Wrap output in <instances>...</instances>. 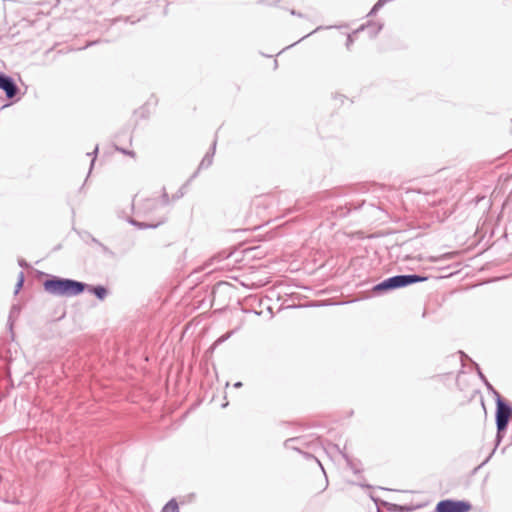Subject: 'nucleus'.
<instances>
[{
	"instance_id": "f257e3e1",
	"label": "nucleus",
	"mask_w": 512,
	"mask_h": 512,
	"mask_svg": "<svg viewBox=\"0 0 512 512\" xmlns=\"http://www.w3.org/2000/svg\"><path fill=\"white\" fill-rule=\"evenodd\" d=\"M87 284L70 278L48 275L43 281L44 290L55 296L72 297L82 294Z\"/></svg>"
},
{
	"instance_id": "f03ea898",
	"label": "nucleus",
	"mask_w": 512,
	"mask_h": 512,
	"mask_svg": "<svg viewBox=\"0 0 512 512\" xmlns=\"http://www.w3.org/2000/svg\"><path fill=\"white\" fill-rule=\"evenodd\" d=\"M428 280V276L419 274H398L388 277L373 286L372 291L375 294H384L396 289L405 288L410 285L424 282Z\"/></svg>"
},
{
	"instance_id": "7ed1b4c3",
	"label": "nucleus",
	"mask_w": 512,
	"mask_h": 512,
	"mask_svg": "<svg viewBox=\"0 0 512 512\" xmlns=\"http://www.w3.org/2000/svg\"><path fill=\"white\" fill-rule=\"evenodd\" d=\"M496 402L495 423L500 432H506L512 420V404L505 400L498 391H493Z\"/></svg>"
},
{
	"instance_id": "20e7f679",
	"label": "nucleus",
	"mask_w": 512,
	"mask_h": 512,
	"mask_svg": "<svg viewBox=\"0 0 512 512\" xmlns=\"http://www.w3.org/2000/svg\"><path fill=\"white\" fill-rule=\"evenodd\" d=\"M471 509L467 500L444 499L436 504L435 512H469Z\"/></svg>"
},
{
	"instance_id": "39448f33",
	"label": "nucleus",
	"mask_w": 512,
	"mask_h": 512,
	"mask_svg": "<svg viewBox=\"0 0 512 512\" xmlns=\"http://www.w3.org/2000/svg\"><path fill=\"white\" fill-rule=\"evenodd\" d=\"M0 90H2L7 99L13 100L17 97L20 89L14 78L3 72H0Z\"/></svg>"
},
{
	"instance_id": "423d86ee",
	"label": "nucleus",
	"mask_w": 512,
	"mask_h": 512,
	"mask_svg": "<svg viewBox=\"0 0 512 512\" xmlns=\"http://www.w3.org/2000/svg\"><path fill=\"white\" fill-rule=\"evenodd\" d=\"M373 501L376 503L377 506L381 504L384 506L389 512H410L413 510L411 506L408 505H399L395 503H390L384 500H379L377 498L372 497Z\"/></svg>"
},
{
	"instance_id": "0eeeda50",
	"label": "nucleus",
	"mask_w": 512,
	"mask_h": 512,
	"mask_svg": "<svg viewBox=\"0 0 512 512\" xmlns=\"http://www.w3.org/2000/svg\"><path fill=\"white\" fill-rule=\"evenodd\" d=\"M86 290L94 295L98 300H104L108 295V289L104 285H89L87 284Z\"/></svg>"
},
{
	"instance_id": "6e6552de",
	"label": "nucleus",
	"mask_w": 512,
	"mask_h": 512,
	"mask_svg": "<svg viewBox=\"0 0 512 512\" xmlns=\"http://www.w3.org/2000/svg\"><path fill=\"white\" fill-rule=\"evenodd\" d=\"M165 222V220H161L157 223H150V222H141V221H137L133 218H130L129 219V223L135 227H137L138 229H155L157 228L158 226H160L161 224H163Z\"/></svg>"
},
{
	"instance_id": "1a4fd4ad",
	"label": "nucleus",
	"mask_w": 512,
	"mask_h": 512,
	"mask_svg": "<svg viewBox=\"0 0 512 512\" xmlns=\"http://www.w3.org/2000/svg\"><path fill=\"white\" fill-rule=\"evenodd\" d=\"M471 362H472L473 367L476 370V373H477L478 377L481 379L483 384L486 386L488 392L493 395V391H497V390L492 386V384L488 381L486 376L483 374L479 364L474 362V361H472V360H471Z\"/></svg>"
},
{
	"instance_id": "9d476101",
	"label": "nucleus",
	"mask_w": 512,
	"mask_h": 512,
	"mask_svg": "<svg viewBox=\"0 0 512 512\" xmlns=\"http://www.w3.org/2000/svg\"><path fill=\"white\" fill-rule=\"evenodd\" d=\"M342 457L345 459L348 467L353 471L354 474H359L361 472V467L359 462H355L352 458H350L346 453L341 452Z\"/></svg>"
},
{
	"instance_id": "9b49d317",
	"label": "nucleus",
	"mask_w": 512,
	"mask_h": 512,
	"mask_svg": "<svg viewBox=\"0 0 512 512\" xmlns=\"http://www.w3.org/2000/svg\"><path fill=\"white\" fill-rule=\"evenodd\" d=\"M365 206H368V207H375V205L371 204V203H366V201H361L358 205H354L352 203H349V204H346L345 205V209L346 211L345 212H341V215L342 216H345L346 214L350 213V211L352 209H360L361 207H365Z\"/></svg>"
},
{
	"instance_id": "f8f14e48",
	"label": "nucleus",
	"mask_w": 512,
	"mask_h": 512,
	"mask_svg": "<svg viewBox=\"0 0 512 512\" xmlns=\"http://www.w3.org/2000/svg\"><path fill=\"white\" fill-rule=\"evenodd\" d=\"M19 313H20V306L17 304L12 305V307L10 309L9 317H8V326H9L10 330H12L14 318L16 316H18Z\"/></svg>"
},
{
	"instance_id": "ddd939ff",
	"label": "nucleus",
	"mask_w": 512,
	"mask_h": 512,
	"mask_svg": "<svg viewBox=\"0 0 512 512\" xmlns=\"http://www.w3.org/2000/svg\"><path fill=\"white\" fill-rule=\"evenodd\" d=\"M161 512H180L179 505H178L176 499H174V498L170 499L165 504V506L163 507Z\"/></svg>"
},
{
	"instance_id": "4468645a",
	"label": "nucleus",
	"mask_w": 512,
	"mask_h": 512,
	"mask_svg": "<svg viewBox=\"0 0 512 512\" xmlns=\"http://www.w3.org/2000/svg\"><path fill=\"white\" fill-rule=\"evenodd\" d=\"M300 440H301L300 437L289 438V439L285 440L284 447L287 448V449L295 450V451L300 453L301 450L298 447L293 445L294 442H299Z\"/></svg>"
},
{
	"instance_id": "2eb2a0df",
	"label": "nucleus",
	"mask_w": 512,
	"mask_h": 512,
	"mask_svg": "<svg viewBox=\"0 0 512 512\" xmlns=\"http://www.w3.org/2000/svg\"><path fill=\"white\" fill-rule=\"evenodd\" d=\"M213 163L212 154H205L202 161L199 164L198 169H206L210 167Z\"/></svg>"
},
{
	"instance_id": "dca6fc26",
	"label": "nucleus",
	"mask_w": 512,
	"mask_h": 512,
	"mask_svg": "<svg viewBox=\"0 0 512 512\" xmlns=\"http://www.w3.org/2000/svg\"><path fill=\"white\" fill-rule=\"evenodd\" d=\"M24 281H25V275H24V272L23 271H20L19 274H18V277H17V282L15 284V290H14V294H18L19 291L22 289L23 285H24Z\"/></svg>"
},
{
	"instance_id": "f3484780",
	"label": "nucleus",
	"mask_w": 512,
	"mask_h": 512,
	"mask_svg": "<svg viewBox=\"0 0 512 512\" xmlns=\"http://www.w3.org/2000/svg\"><path fill=\"white\" fill-rule=\"evenodd\" d=\"M102 253L111 258V259H115L117 257L116 253L114 251H112L109 247H107L106 245H104L103 243H101V245L98 246Z\"/></svg>"
},
{
	"instance_id": "a211bd4d",
	"label": "nucleus",
	"mask_w": 512,
	"mask_h": 512,
	"mask_svg": "<svg viewBox=\"0 0 512 512\" xmlns=\"http://www.w3.org/2000/svg\"><path fill=\"white\" fill-rule=\"evenodd\" d=\"M300 453H301V454H302L306 459H308V460H309V459L314 460V461L319 465V467L321 468V470L325 473V470H324V468H323V466H322L321 462L319 461V459H318L317 457H315L313 454H311V453H309V452H304V451H302V450H301V452H300Z\"/></svg>"
},
{
	"instance_id": "6ab92c4d",
	"label": "nucleus",
	"mask_w": 512,
	"mask_h": 512,
	"mask_svg": "<svg viewBox=\"0 0 512 512\" xmlns=\"http://www.w3.org/2000/svg\"><path fill=\"white\" fill-rule=\"evenodd\" d=\"M233 334V332H228L222 336H220L214 343V345H218V344H221L223 342H225L226 340H228L230 338V336Z\"/></svg>"
},
{
	"instance_id": "aec40b11",
	"label": "nucleus",
	"mask_w": 512,
	"mask_h": 512,
	"mask_svg": "<svg viewBox=\"0 0 512 512\" xmlns=\"http://www.w3.org/2000/svg\"><path fill=\"white\" fill-rule=\"evenodd\" d=\"M98 150H99V147L98 145H96L94 151L92 153H87V156H91L93 155L94 157L92 158L91 160V163H90V171L92 170L93 166H94V163H95V160H96V157H97V153H98Z\"/></svg>"
},
{
	"instance_id": "412c9836",
	"label": "nucleus",
	"mask_w": 512,
	"mask_h": 512,
	"mask_svg": "<svg viewBox=\"0 0 512 512\" xmlns=\"http://www.w3.org/2000/svg\"><path fill=\"white\" fill-rule=\"evenodd\" d=\"M161 202L163 205H168L170 203V198H169V195L166 192L165 188H163V192L161 195Z\"/></svg>"
},
{
	"instance_id": "4be33fe9",
	"label": "nucleus",
	"mask_w": 512,
	"mask_h": 512,
	"mask_svg": "<svg viewBox=\"0 0 512 512\" xmlns=\"http://www.w3.org/2000/svg\"><path fill=\"white\" fill-rule=\"evenodd\" d=\"M116 150L121 152L124 155H128L130 157H135V152L133 150H128L125 148L116 147Z\"/></svg>"
},
{
	"instance_id": "5701e85b",
	"label": "nucleus",
	"mask_w": 512,
	"mask_h": 512,
	"mask_svg": "<svg viewBox=\"0 0 512 512\" xmlns=\"http://www.w3.org/2000/svg\"><path fill=\"white\" fill-rule=\"evenodd\" d=\"M505 433L506 432H500L499 429L496 428V437H495L496 446L501 443Z\"/></svg>"
},
{
	"instance_id": "b1692460",
	"label": "nucleus",
	"mask_w": 512,
	"mask_h": 512,
	"mask_svg": "<svg viewBox=\"0 0 512 512\" xmlns=\"http://www.w3.org/2000/svg\"><path fill=\"white\" fill-rule=\"evenodd\" d=\"M121 21H124V22H128V21H130V23H131V24H134L137 20H131V17L116 18V19L114 20V24H117V23H119V22H121Z\"/></svg>"
},
{
	"instance_id": "393cba45",
	"label": "nucleus",
	"mask_w": 512,
	"mask_h": 512,
	"mask_svg": "<svg viewBox=\"0 0 512 512\" xmlns=\"http://www.w3.org/2000/svg\"><path fill=\"white\" fill-rule=\"evenodd\" d=\"M216 145H217V139L215 138L212 142V145L209 149V151L206 154H212V158L214 157L215 151H216Z\"/></svg>"
},
{
	"instance_id": "a878e982",
	"label": "nucleus",
	"mask_w": 512,
	"mask_h": 512,
	"mask_svg": "<svg viewBox=\"0 0 512 512\" xmlns=\"http://www.w3.org/2000/svg\"><path fill=\"white\" fill-rule=\"evenodd\" d=\"M84 234L87 235V237L90 238L91 242L94 243L95 245H97V246L101 245L102 242H100L98 239L93 237L89 232L85 231Z\"/></svg>"
},
{
	"instance_id": "bb28decb",
	"label": "nucleus",
	"mask_w": 512,
	"mask_h": 512,
	"mask_svg": "<svg viewBox=\"0 0 512 512\" xmlns=\"http://www.w3.org/2000/svg\"><path fill=\"white\" fill-rule=\"evenodd\" d=\"M353 43H354L353 36L351 34H348L347 39H346V43H345L346 48L350 49V47L352 46Z\"/></svg>"
},
{
	"instance_id": "cd10ccee",
	"label": "nucleus",
	"mask_w": 512,
	"mask_h": 512,
	"mask_svg": "<svg viewBox=\"0 0 512 512\" xmlns=\"http://www.w3.org/2000/svg\"><path fill=\"white\" fill-rule=\"evenodd\" d=\"M12 103H14V101H12L10 103H6L4 98L2 96H0V110H3L4 108L8 107Z\"/></svg>"
},
{
	"instance_id": "c85d7f7f",
	"label": "nucleus",
	"mask_w": 512,
	"mask_h": 512,
	"mask_svg": "<svg viewBox=\"0 0 512 512\" xmlns=\"http://www.w3.org/2000/svg\"><path fill=\"white\" fill-rule=\"evenodd\" d=\"M379 10L380 8L374 4L367 16H374Z\"/></svg>"
},
{
	"instance_id": "c756f323",
	"label": "nucleus",
	"mask_w": 512,
	"mask_h": 512,
	"mask_svg": "<svg viewBox=\"0 0 512 512\" xmlns=\"http://www.w3.org/2000/svg\"><path fill=\"white\" fill-rule=\"evenodd\" d=\"M18 265L22 268H28L29 267V264L26 262L25 259H19L18 260Z\"/></svg>"
},
{
	"instance_id": "7c9ffc66",
	"label": "nucleus",
	"mask_w": 512,
	"mask_h": 512,
	"mask_svg": "<svg viewBox=\"0 0 512 512\" xmlns=\"http://www.w3.org/2000/svg\"><path fill=\"white\" fill-rule=\"evenodd\" d=\"M132 246H133L132 243H130V242L127 243L125 248L122 250V253L125 254V253L129 252L131 250Z\"/></svg>"
},
{
	"instance_id": "2f4dec72",
	"label": "nucleus",
	"mask_w": 512,
	"mask_h": 512,
	"mask_svg": "<svg viewBox=\"0 0 512 512\" xmlns=\"http://www.w3.org/2000/svg\"><path fill=\"white\" fill-rule=\"evenodd\" d=\"M322 28H323L322 26L317 27V28L313 31V33H314V32H317V31H319V30H321ZM311 34H312V32H311V33H309V34H307V35H305V36H303L299 41H301V40H303V39L307 38V37H308V36H310Z\"/></svg>"
},
{
	"instance_id": "473e14b6",
	"label": "nucleus",
	"mask_w": 512,
	"mask_h": 512,
	"mask_svg": "<svg viewBox=\"0 0 512 512\" xmlns=\"http://www.w3.org/2000/svg\"><path fill=\"white\" fill-rule=\"evenodd\" d=\"M382 27H383L382 24H378L376 30L373 33V36H376L379 33V31L382 29Z\"/></svg>"
},
{
	"instance_id": "72a5a7b5",
	"label": "nucleus",
	"mask_w": 512,
	"mask_h": 512,
	"mask_svg": "<svg viewBox=\"0 0 512 512\" xmlns=\"http://www.w3.org/2000/svg\"><path fill=\"white\" fill-rule=\"evenodd\" d=\"M291 14L294 16L302 17L303 15L300 12H297L296 10H291Z\"/></svg>"
},
{
	"instance_id": "f704fd0d",
	"label": "nucleus",
	"mask_w": 512,
	"mask_h": 512,
	"mask_svg": "<svg viewBox=\"0 0 512 512\" xmlns=\"http://www.w3.org/2000/svg\"><path fill=\"white\" fill-rule=\"evenodd\" d=\"M235 388H241L243 386V383L241 381H237L233 385Z\"/></svg>"
},
{
	"instance_id": "c9c22d12",
	"label": "nucleus",
	"mask_w": 512,
	"mask_h": 512,
	"mask_svg": "<svg viewBox=\"0 0 512 512\" xmlns=\"http://www.w3.org/2000/svg\"><path fill=\"white\" fill-rule=\"evenodd\" d=\"M182 196V193L173 195V200H177Z\"/></svg>"
},
{
	"instance_id": "e433bc0d",
	"label": "nucleus",
	"mask_w": 512,
	"mask_h": 512,
	"mask_svg": "<svg viewBox=\"0 0 512 512\" xmlns=\"http://www.w3.org/2000/svg\"><path fill=\"white\" fill-rule=\"evenodd\" d=\"M98 42H99V41L90 42V43H88L85 47H88V46L94 45V44H96V43H98Z\"/></svg>"
},
{
	"instance_id": "4c0bfd02",
	"label": "nucleus",
	"mask_w": 512,
	"mask_h": 512,
	"mask_svg": "<svg viewBox=\"0 0 512 512\" xmlns=\"http://www.w3.org/2000/svg\"><path fill=\"white\" fill-rule=\"evenodd\" d=\"M364 29V25H362L359 29H357L356 31H354V33H358L359 31L363 30Z\"/></svg>"
},
{
	"instance_id": "58836bf2",
	"label": "nucleus",
	"mask_w": 512,
	"mask_h": 512,
	"mask_svg": "<svg viewBox=\"0 0 512 512\" xmlns=\"http://www.w3.org/2000/svg\"><path fill=\"white\" fill-rule=\"evenodd\" d=\"M361 487H366V488H370L371 486L370 485H364V484H359Z\"/></svg>"
},
{
	"instance_id": "ea45409f",
	"label": "nucleus",
	"mask_w": 512,
	"mask_h": 512,
	"mask_svg": "<svg viewBox=\"0 0 512 512\" xmlns=\"http://www.w3.org/2000/svg\"><path fill=\"white\" fill-rule=\"evenodd\" d=\"M460 353H461V355H462V358H463V357L468 358V356H467V355H465V354H464V352H460Z\"/></svg>"
},
{
	"instance_id": "a19ab883",
	"label": "nucleus",
	"mask_w": 512,
	"mask_h": 512,
	"mask_svg": "<svg viewBox=\"0 0 512 512\" xmlns=\"http://www.w3.org/2000/svg\"><path fill=\"white\" fill-rule=\"evenodd\" d=\"M490 457H488L485 461H483L482 465L486 464V462L489 460Z\"/></svg>"
},
{
	"instance_id": "79ce46f5",
	"label": "nucleus",
	"mask_w": 512,
	"mask_h": 512,
	"mask_svg": "<svg viewBox=\"0 0 512 512\" xmlns=\"http://www.w3.org/2000/svg\"><path fill=\"white\" fill-rule=\"evenodd\" d=\"M298 44V41H295L294 43H292V46H295Z\"/></svg>"
},
{
	"instance_id": "37998d69",
	"label": "nucleus",
	"mask_w": 512,
	"mask_h": 512,
	"mask_svg": "<svg viewBox=\"0 0 512 512\" xmlns=\"http://www.w3.org/2000/svg\"><path fill=\"white\" fill-rule=\"evenodd\" d=\"M298 44V41H295L294 43H292V46H295Z\"/></svg>"
},
{
	"instance_id": "c03bdc74",
	"label": "nucleus",
	"mask_w": 512,
	"mask_h": 512,
	"mask_svg": "<svg viewBox=\"0 0 512 512\" xmlns=\"http://www.w3.org/2000/svg\"><path fill=\"white\" fill-rule=\"evenodd\" d=\"M298 44V41H295L294 43H292V46H295Z\"/></svg>"
},
{
	"instance_id": "a18cd8bd",
	"label": "nucleus",
	"mask_w": 512,
	"mask_h": 512,
	"mask_svg": "<svg viewBox=\"0 0 512 512\" xmlns=\"http://www.w3.org/2000/svg\"><path fill=\"white\" fill-rule=\"evenodd\" d=\"M81 236L82 238H88L87 235H85L84 233Z\"/></svg>"
}]
</instances>
